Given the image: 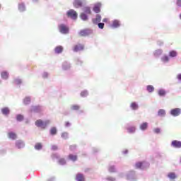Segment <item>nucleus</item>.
<instances>
[{"label":"nucleus","instance_id":"nucleus-1","mask_svg":"<svg viewBox=\"0 0 181 181\" xmlns=\"http://www.w3.org/2000/svg\"><path fill=\"white\" fill-rule=\"evenodd\" d=\"M49 121L43 122L42 119H38L35 122L36 127H38L39 128H42V129H45L46 127H47V124H49Z\"/></svg>","mask_w":181,"mask_h":181},{"label":"nucleus","instance_id":"nucleus-2","mask_svg":"<svg viewBox=\"0 0 181 181\" xmlns=\"http://www.w3.org/2000/svg\"><path fill=\"white\" fill-rule=\"evenodd\" d=\"M58 29L61 33L64 35H67L69 33V27L64 24H61L58 26Z\"/></svg>","mask_w":181,"mask_h":181},{"label":"nucleus","instance_id":"nucleus-3","mask_svg":"<svg viewBox=\"0 0 181 181\" xmlns=\"http://www.w3.org/2000/svg\"><path fill=\"white\" fill-rule=\"evenodd\" d=\"M66 15L68 16V18H71V19H74V21L76 19H77V12H76V11L71 9L69 11H67Z\"/></svg>","mask_w":181,"mask_h":181},{"label":"nucleus","instance_id":"nucleus-4","mask_svg":"<svg viewBox=\"0 0 181 181\" xmlns=\"http://www.w3.org/2000/svg\"><path fill=\"white\" fill-rule=\"evenodd\" d=\"M170 114L173 115V117H179V115L181 114V109L180 108L172 109L170 110Z\"/></svg>","mask_w":181,"mask_h":181},{"label":"nucleus","instance_id":"nucleus-5","mask_svg":"<svg viewBox=\"0 0 181 181\" xmlns=\"http://www.w3.org/2000/svg\"><path fill=\"white\" fill-rule=\"evenodd\" d=\"M90 33H91V30L89 29L81 30L79 32V36H81V37L88 36Z\"/></svg>","mask_w":181,"mask_h":181},{"label":"nucleus","instance_id":"nucleus-6","mask_svg":"<svg viewBox=\"0 0 181 181\" xmlns=\"http://www.w3.org/2000/svg\"><path fill=\"white\" fill-rule=\"evenodd\" d=\"M83 49H84V45L81 44H78L75 45L74 47V52H80L81 50H83Z\"/></svg>","mask_w":181,"mask_h":181},{"label":"nucleus","instance_id":"nucleus-7","mask_svg":"<svg viewBox=\"0 0 181 181\" xmlns=\"http://www.w3.org/2000/svg\"><path fill=\"white\" fill-rule=\"evenodd\" d=\"M171 145L174 148H181V141H179L177 140H174L172 141Z\"/></svg>","mask_w":181,"mask_h":181},{"label":"nucleus","instance_id":"nucleus-8","mask_svg":"<svg viewBox=\"0 0 181 181\" xmlns=\"http://www.w3.org/2000/svg\"><path fill=\"white\" fill-rule=\"evenodd\" d=\"M75 179L77 181H85L86 180V177H84V175H83L81 173L76 174Z\"/></svg>","mask_w":181,"mask_h":181},{"label":"nucleus","instance_id":"nucleus-9","mask_svg":"<svg viewBox=\"0 0 181 181\" xmlns=\"http://www.w3.org/2000/svg\"><path fill=\"white\" fill-rule=\"evenodd\" d=\"M100 8H101V4L98 3L93 7V11L95 12V13H100Z\"/></svg>","mask_w":181,"mask_h":181},{"label":"nucleus","instance_id":"nucleus-10","mask_svg":"<svg viewBox=\"0 0 181 181\" xmlns=\"http://www.w3.org/2000/svg\"><path fill=\"white\" fill-rule=\"evenodd\" d=\"M73 5L75 8H80L83 6V2L80 0H74Z\"/></svg>","mask_w":181,"mask_h":181},{"label":"nucleus","instance_id":"nucleus-11","mask_svg":"<svg viewBox=\"0 0 181 181\" xmlns=\"http://www.w3.org/2000/svg\"><path fill=\"white\" fill-rule=\"evenodd\" d=\"M93 23H94L95 25H97V23H100V22H101V16L100 15H97L95 18H93L92 20Z\"/></svg>","mask_w":181,"mask_h":181},{"label":"nucleus","instance_id":"nucleus-12","mask_svg":"<svg viewBox=\"0 0 181 181\" xmlns=\"http://www.w3.org/2000/svg\"><path fill=\"white\" fill-rule=\"evenodd\" d=\"M7 135L9 139H12L13 141H15L18 138V136L13 132H8Z\"/></svg>","mask_w":181,"mask_h":181},{"label":"nucleus","instance_id":"nucleus-13","mask_svg":"<svg viewBox=\"0 0 181 181\" xmlns=\"http://www.w3.org/2000/svg\"><path fill=\"white\" fill-rule=\"evenodd\" d=\"M16 146H17L18 149H21L23 148V146H25V144L23 143V141L19 140L16 142Z\"/></svg>","mask_w":181,"mask_h":181},{"label":"nucleus","instance_id":"nucleus-14","mask_svg":"<svg viewBox=\"0 0 181 181\" xmlns=\"http://www.w3.org/2000/svg\"><path fill=\"white\" fill-rule=\"evenodd\" d=\"M54 52L57 54L62 53V52H63V47L62 45L56 47L55 49H54Z\"/></svg>","mask_w":181,"mask_h":181},{"label":"nucleus","instance_id":"nucleus-15","mask_svg":"<svg viewBox=\"0 0 181 181\" xmlns=\"http://www.w3.org/2000/svg\"><path fill=\"white\" fill-rule=\"evenodd\" d=\"M18 11H20V12H25V11H26V7H25L23 3L18 4Z\"/></svg>","mask_w":181,"mask_h":181},{"label":"nucleus","instance_id":"nucleus-16","mask_svg":"<svg viewBox=\"0 0 181 181\" xmlns=\"http://www.w3.org/2000/svg\"><path fill=\"white\" fill-rule=\"evenodd\" d=\"M83 11L84 13H86L87 15H91V8H90V7H84Z\"/></svg>","mask_w":181,"mask_h":181},{"label":"nucleus","instance_id":"nucleus-17","mask_svg":"<svg viewBox=\"0 0 181 181\" xmlns=\"http://www.w3.org/2000/svg\"><path fill=\"white\" fill-rule=\"evenodd\" d=\"M68 158L69 159H70V160H72L73 162H76V160H77V156L76 155L69 154Z\"/></svg>","mask_w":181,"mask_h":181},{"label":"nucleus","instance_id":"nucleus-18","mask_svg":"<svg viewBox=\"0 0 181 181\" xmlns=\"http://www.w3.org/2000/svg\"><path fill=\"white\" fill-rule=\"evenodd\" d=\"M166 114V112H165V110L160 109L158 112V117H165V115Z\"/></svg>","mask_w":181,"mask_h":181},{"label":"nucleus","instance_id":"nucleus-19","mask_svg":"<svg viewBox=\"0 0 181 181\" xmlns=\"http://www.w3.org/2000/svg\"><path fill=\"white\" fill-rule=\"evenodd\" d=\"M147 128H148L147 122H144L140 125V129H141V131H145V129H147Z\"/></svg>","mask_w":181,"mask_h":181},{"label":"nucleus","instance_id":"nucleus-20","mask_svg":"<svg viewBox=\"0 0 181 181\" xmlns=\"http://www.w3.org/2000/svg\"><path fill=\"white\" fill-rule=\"evenodd\" d=\"M168 177L171 179V180H174V179H176V174H175V173H170L168 175Z\"/></svg>","mask_w":181,"mask_h":181},{"label":"nucleus","instance_id":"nucleus-21","mask_svg":"<svg viewBox=\"0 0 181 181\" xmlns=\"http://www.w3.org/2000/svg\"><path fill=\"white\" fill-rule=\"evenodd\" d=\"M80 18L81 19H82V21H87L88 19V17L87 16L86 13H81Z\"/></svg>","mask_w":181,"mask_h":181},{"label":"nucleus","instance_id":"nucleus-22","mask_svg":"<svg viewBox=\"0 0 181 181\" xmlns=\"http://www.w3.org/2000/svg\"><path fill=\"white\" fill-rule=\"evenodd\" d=\"M2 114H4V115H8V114H9L10 111H9V108L8 107H4L1 110Z\"/></svg>","mask_w":181,"mask_h":181},{"label":"nucleus","instance_id":"nucleus-23","mask_svg":"<svg viewBox=\"0 0 181 181\" xmlns=\"http://www.w3.org/2000/svg\"><path fill=\"white\" fill-rule=\"evenodd\" d=\"M33 111H34V112H40V111H42V108L40 106H35L33 107Z\"/></svg>","mask_w":181,"mask_h":181},{"label":"nucleus","instance_id":"nucleus-24","mask_svg":"<svg viewBox=\"0 0 181 181\" xmlns=\"http://www.w3.org/2000/svg\"><path fill=\"white\" fill-rule=\"evenodd\" d=\"M71 109L73 110V111H78V110H80V106L78 105H73L71 107Z\"/></svg>","mask_w":181,"mask_h":181},{"label":"nucleus","instance_id":"nucleus-25","mask_svg":"<svg viewBox=\"0 0 181 181\" xmlns=\"http://www.w3.org/2000/svg\"><path fill=\"white\" fill-rule=\"evenodd\" d=\"M127 131L129 134H134V132L136 131V128L135 127H130L127 128Z\"/></svg>","mask_w":181,"mask_h":181},{"label":"nucleus","instance_id":"nucleus-26","mask_svg":"<svg viewBox=\"0 0 181 181\" xmlns=\"http://www.w3.org/2000/svg\"><path fill=\"white\" fill-rule=\"evenodd\" d=\"M1 76L4 80H6L8 77V72L6 71L1 72Z\"/></svg>","mask_w":181,"mask_h":181},{"label":"nucleus","instance_id":"nucleus-27","mask_svg":"<svg viewBox=\"0 0 181 181\" xmlns=\"http://www.w3.org/2000/svg\"><path fill=\"white\" fill-rule=\"evenodd\" d=\"M170 57H176L177 56V52L176 51H171L169 52Z\"/></svg>","mask_w":181,"mask_h":181},{"label":"nucleus","instance_id":"nucleus-28","mask_svg":"<svg viewBox=\"0 0 181 181\" xmlns=\"http://www.w3.org/2000/svg\"><path fill=\"white\" fill-rule=\"evenodd\" d=\"M155 90V88H153V86L152 85H148L147 86V90L148 91V93H153V91Z\"/></svg>","mask_w":181,"mask_h":181},{"label":"nucleus","instance_id":"nucleus-29","mask_svg":"<svg viewBox=\"0 0 181 181\" xmlns=\"http://www.w3.org/2000/svg\"><path fill=\"white\" fill-rule=\"evenodd\" d=\"M118 26H119V21L115 20L113 21L112 23V27L113 28H118Z\"/></svg>","mask_w":181,"mask_h":181},{"label":"nucleus","instance_id":"nucleus-30","mask_svg":"<svg viewBox=\"0 0 181 181\" xmlns=\"http://www.w3.org/2000/svg\"><path fill=\"white\" fill-rule=\"evenodd\" d=\"M51 135H56L57 134V129H56V127H52L50 130Z\"/></svg>","mask_w":181,"mask_h":181},{"label":"nucleus","instance_id":"nucleus-31","mask_svg":"<svg viewBox=\"0 0 181 181\" xmlns=\"http://www.w3.org/2000/svg\"><path fill=\"white\" fill-rule=\"evenodd\" d=\"M35 149H37V151H40V149H42V144L40 143H37L35 146Z\"/></svg>","mask_w":181,"mask_h":181},{"label":"nucleus","instance_id":"nucleus-32","mask_svg":"<svg viewBox=\"0 0 181 181\" xmlns=\"http://www.w3.org/2000/svg\"><path fill=\"white\" fill-rule=\"evenodd\" d=\"M143 165H144V163H142V162H139V163H136V169L142 168Z\"/></svg>","mask_w":181,"mask_h":181},{"label":"nucleus","instance_id":"nucleus-33","mask_svg":"<svg viewBox=\"0 0 181 181\" xmlns=\"http://www.w3.org/2000/svg\"><path fill=\"white\" fill-rule=\"evenodd\" d=\"M131 108H132V110H138V105L136 103H132L131 104Z\"/></svg>","mask_w":181,"mask_h":181},{"label":"nucleus","instance_id":"nucleus-34","mask_svg":"<svg viewBox=\"0 0 181 181\" xmlns=\"http://www.w3.org/2000/svg\"><path fill=\"white\" fill-rule=\"evenodd\" d=\"M166 94V92L165 91V90H158V95H160L161 97H163V95H165Z\"/></svg>","mask_w":181,"mask_h":181},{"label":"nucleus","instance_id":"nucleus-35","mask_svg":"<svg viewBox=\"0 0 181 181\" xmlns=\"http://www.w3.org/2000/svg\"><path fill=\"white\" fill-rule=\"evenodd\" d=\"M58 163H59L60 165H66V159H64V158H60V159L58 160Z\"/></svg>","mask_w":181,"mask_h":181},{"label":"nucleus","instance_id":"nucleus-36","mask_svg":"<svg viewBox=\"0 0 181 181\" xmlns=\"http://www.w3.org/2000/svg\"><path fill=\"white\" fill-rule=\"evenodd\" d=\"M30 98H25L24 99V104L25 105H28V104H30Z\"/></svg>","mask_w":181,"mask_h":181},{"label":"nucleus","instance_id":"nucleus-37","mask_svg":"<svg viewBox=\"0 0 181 181\" xmlns=\"http://www.w3.org/2000/svg\"><path fill=\"white\" fill-rule=\"evenodd\" d=\"M162 62H169V57L168 56H164L162 59H161Z\"/></svg>","mask_w":181,"mask_h":181},{"label":"nucleus","instance_id":"nucleus-38","mask_svg":"<svg viewBox=\"0 0 181 181\" xmlns=\"http://www.w3.org/2000/svg\"><path fill=\"white\" fill-rule=\"evenodd\" d=\"M17 121H23V115H17Z\"/></svg>","mask_w":181,"mask_h":181},{"label":"nucleus","instance_id":"nucleus-39","mask_svg":"<svg viewBox=\"0 0 181 181\" xmlns=\"http://www.w3.org/2000/svg\"><path fill=\"white\" fill-rule=\"evenodd\" d=\"M109 172H110L111 173H114V172H115V167L114 166H110L109 168Z\"/></svg>","mask_w":181,"mask_h":181},{"label":"nucleus","instance_id":"nucleus-40","mask_svg":"<svg viewBox=\"0 0 181 181\" xmlns=\"http://www.w3.org/2000/svg\"><path fill=\"white\" fill-rule=\"evenodd\" d=\"M98 26L99 29H104V23H98Z\"/></svg>","mask_w":181,"mask_h":181},{"label":"nucleus","instance_id":"nucleus-41","mask_svg":"<svg viewBox=\"0 0 181 181\" xmlns=\"http://www.w3.org/2000/svg\"><path fill=\"white\" fill-rule=\"evenodd\" d=\"M88 95V93L87 91H83L81 93V97H87Z\"/></svg>","mask_w":181,"mask_h":181},{"label":"nucleus","instance_id":"nucleus-42","mask_svg":"<svg viewBox=\"0 0 181 181\" xmlns=\"http://www.w3.org/2000/svg\"><path fill=\"white\" fill-rule=\"evenodd\" d=\"M62 138H64V139H67L69 134L67 133L64 132L62 134Z\"/></svg>","mask_w":181,"mask_h":181},{"label":"nucleus","instance_id":"nucleus-43","mask_svg":"<svg viewBox=\"0 0 181 181\" xmlns=\"http://www.w3.org/2000/svg\"><path fill=\"white\" fill-rule=\"evenodd\" d=\"M159 54H162V50H157L154 53L155 56H159Z\"/></svg>","mask_w":181,"mask_h":181},{"label":"nucleus","instance_id":"nucleus-44","mask_svg":"<svg viewBox=\"0 0 181 181\" xmlns=\"http://www.w3.org/2000/svg\"><path fill=\"white\" fill-rule=\"evenodd\" d=\"M22 83V81L21 79H16L15 83L16 84H21Z\"/></svg>","mask_w":181,"mask_h":181},{"label":"nucleus","instance_id":"nucleus-45","mask_svg":"<svg viewBox=\"0 0 181 181\" xmlns=\"http://www.w3.org/2000/svg\"><path fill=\"white\" fill-rule=\"evenodd\" d=\"M154 132H155L156 134H160V129H159V128L155 129H154Z\"/></svg>","mask_w":181,"mask_h":181},{"label":"nucleus","instance_id":"nucleus-46","mask_svg":"<svg viewBox=\"0 0 181 181\" xmlns=\"http://www.w3.org/2000/svg\"><path fill=\"white\" fill-rule=\"evenodd\" d=\"M177 6H181V0L177 1Z\"/></svg>","mask_w":181,"mask_h":181},{"label":"nucleus","instance_id":"nucleus-47","mask_svg":"<svg viewBox=\"0 0 181 181\" xmlns=\"http://www.w3.org/2000/svg\"><path fill=\"white\" fill-rule=\"evenodd\" d=\"M52 149L53 151L57 150V146H52Z\"/></svg>","mask_w":181,"mask_h":181},{"label":"nucleus","instance_id":"nucleus-48","mask_svg":"<svg viewBox=\"0 0 181 181\" xmlns=\"http://www.w3.org/2000/svg\"><path fill=\"white\" fill-rule=\"evenodd\" d=\"M177 78L181 81V74L177 75Z\"/></svg>","mask_w":181,"mask_h":181},{"label":"nucleus","instance_id":"nucleus-49","mask_svg":"<svg viewBox=\"0 0 181 181\" xmlns=\"http://www.w3.org/2000/svg\"><path fill=\"white\" fill-rule=\"evenodd\" d=\"M65 126H66V127H70V122H65Z\"/></svg>","mask_w":181,"mask_h":181},{"label":"nucleus","instance_id":"nucleus-50","mask_svg":"<svg viewBox=\"0 0 181 181\" xmlns=\"http://www.w3.org/2000/svg\"><path fill=\"white\" fill-rule=\"evenodd\" d=\"M107 21H108V19L104 18V19L103 20V22H107Z\"/></svg>","mask_w":181,"mask_h":181},{"label":"nucleus","instance_id":"nucleus-51","mask_svg":"<svg viewBox=\"0 0 181 181\" xmlns=\"http://www.w3.org/2000/svg\"><path fill=\"white\" fill-rule=\"evenodd\" d=\"M64 70H67V68L64 66Z\"/></svg>","mask_w":181,"mask_h":181},{"label":"nucleus","instance_id":"nucleus-52","mask_svg":"<svg viewBox=\"0 0 181 181\" xmlns=\"http://www.w3.org/2000/svg\"><path fill=\"white\" fill-rule=\"evenodd\" d=\"M72 148H73V146H70V148L71 149Z\"/></svg>","mask_w":181,"mask_h":181}]
</instances>
